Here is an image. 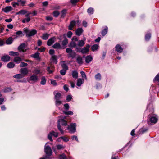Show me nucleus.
I'll use <instances>...</instances> for the list:
<instances>
[{
	"label": "nucleus",
	"instance_id": "64",
	"mask_svg": "<svg viewBox=\"0 0 159 159\" xmlns=\"http://www.w3.org/2000/svg\"><path fill=\"white\" fill-rule=\"evenodd\" d=\"M49 52L50 54L52 56L53 55V54L55 52V51L53 49H50L49 51Z\"/></svg>",
	"mask_w": 159,
	"mask_h": 159
},
{
	"label": "nucleus",
	"instance_id": "43",
	"mask_svg": "<svg viewBox=\"0 0 159 159\" xmlns=\"http://www.w3.org/2000/svg\"><path fill=\"white\" fill-rule=\"evenodd\" d=\"M101 76L99 73H98L95 76V79L98 80H100L101 79Z\"/></svg>",
	"mask_w": 159,
	"mask_h": 159
},
{
	"label": "nucleus",
	"instance_id": "63",
	"mask_svg": "<svg viewBox=\"0 0 159 159\" xmlns=\"http://www.w3.org/2000/svg\"><path fill=\"white\" fill-rule=\"evenodd\" d=\"M45 47L40 48H38V50L40 52H44L45 50Z\"/></svg>",
	"mask_w": 159,
	"mask_h": 159
},
{
	"label": "nucleus",
	"instance_id": "54",
	"mask_svg": "<svg viewBox=\"0 0 159 159\" xmlns=\"http://www.w3.org/2000/svg\"><path fill=\"white\" fill-rule=\"evenodd\" d=\"M81 74L82 75V76L83 78H84L85 79H87V78L86 77V76L85 73L83 71H81L80 72Z\"/></svg>",
	"mask_w": 159,
	"mask_h": 159
},
{
	"label": "nucleus",
	"instance_id": "33",
	"mask_svg": "<svg viewBox=\"0 0 159 159\" xmlns=\"http://www.w3.org/2000/svg\"><path fill=\"white\" fill-rule=\"evenodd\" d=\"M24 77V75H23L19 74L15 75H14L13 77L15 78L20 79Z\"/></svg>",
	"mask_w": 159,
	"mask_h": 159
},
{
	"label": "nucleus",
	"instance_id": "32",
	"mask_svg": "<svg viewBox=\"0 0 159 159\" xmlns=\"http://www.w3.org/2000/svg\"><path fill=\"white\" fill-rule=\"evenodd\" d=\"M61 97V94L58 93L55 95V100H60Z\"/></svg>",
	"mask_w": 159,
	"mask_h": 159
},
{
	"label": "nucleus",
	"instance_id": "36",
	"mask_svg": "<svg viewBox=\"0 0 159 159\" xmlns=\"http://www.w3.org/2000/svg\"><path fill=\"white\" fill-rule=\"evenodd\" d=\"M46 82V80L45 77H42L41 79V81L40 82L41 84L43 85H44L45 84Z\"/></svg>",
	"mask_w": 159,
	"mask_h": 159
},
{
	"label": "nucleus",
	"instance_id": "28",
	"mask_svg": "<svg viewBox=\"0 0 159 159\" xmlns=\"http://www.w3.org/2000/svg\"><path fill=\"white\" fill-rule=\"evenodd\" d=\"M77 46V44L73 41H72L69 45V46L71 48H75Z\"/></svg>",
	"mask_w": 159,
	"mask_h": 159
},
{
	"label": "nucleus",
	"instance_id": "58",
	"mask_svg": "<svg viewBox=\"0 0 159 159\" xmlns=\"http://www.w3.org/2000/svg\"><path fill=\"white\" fill-rule=\"evenodd\" d=\"M20 11L21 14L22 15H24L28 12V11L25 10H21Z\"/></svg>",
	"mask_w": 159,
	"mask_h": 159
},
{
	"label": "nucleus",
	"instance_id": "16",
	"mask_svg": "<svg viewBox=\"0 0 159 159\" xmlns=\"http://www.w3.org/2000/svg\"><path fill=\"white\" fill-rule=\"evenodd\" d=\"M115 49L116 51L119 53L122 52L123 50V48L119 44H117L116 46Z\"/></svg>",
	"mask_w": 159,
	"mask_h": 159
},
{
	"label": "nucleus",
	"instance_id": "11",
	"mask_svg": "<svg viewBox=\"0 0 159 159\" xmlns=\"http://www.w3.org/2000/svg\"><path fill=\"white\" fill-rule=\"evenodd\" d=\"M10 57L8 55H5L2 56L1 58L2 61L3 62H7L10 61Z\"/></svg>",
	"mask_w": 159,
	"mask_h": 159
},
{
	"label": "nucleus",
	"instance_id": "34",
	"mask_svg": "<svg viewBox=\"0 0 159 159\" xmlns=\"http://www.w3.org/2000/svg\"><path fill=\"white\" fill-rule=\"evenodd\" d=\"M62 104V101L60 100H55V104L56 106L58 107Z\"/></svg>",
	"mask_w": 159,
	"mask_h": 159
},
{
	"label": "nucleus",
	"instance_id": "50",
	"mask_svg": "<svg viewBox=\"0 0 159 159\" xmlns=\"http://www.w3.org/2000/svg\"><path fill=\"white\" fill-rule=\"evenodd\" d=\"M154 82L157 81L159 82V73L156 76L153 80Z\"/></svg>",
	"mask_w": 159,
	"mask_h": 159
},
{
	"label": "nucleus",
	"instance_id": "24",
	"mask_svg": "<svg viewBox=\"0 0 159 159\" xmlns=\"http://www.w3.org/2000/svg\"><path fill=\"white\" fill-rule=\"evenodd\" d=\"M13 41V38L12 37H9L6 41V43L7 44H11Z\"/></svg>",
	"mask_w": 159,
	"mask_h": 159
},
{
	"label": "nucleus",
	"instance_id": "10",
	"mask_svg": "<svg viewBox=\"0 0 159 159\" xmlns=\"http://www.w3.org/2000/svg\"><path fill=\"white\" fill-rule=\"evenodd\" d=\"M26 44L24 43L21 44L18 47V49L19 51L21 52H24L26 51L24 49L25 47Z\"/></svg>",
	"mask_w": 159,
	"mask_h": 159
},
{
	"label": "nucleus",
	"instance_id": "35",
	"mask_svg": "<svg viewBox=\"0 0 159 159\" xmlns=\"http://www.w3.org/2000/svg\"><path fill=\"white\" fill-rule=\"evenodd\" d=\"M33 72L34 74L35 75H37L39 74H40L41 73L40 70L39 69H37V68H35L34 70L33 71Z\"/></svg>",
	"mask_w": 159,
	"mask_h": 159
},
{
	"label": "nucleus",
	"instance_id": "31",
	"mask_svg": "<svg viewBox=\"0 0 159 159\" xmlns=\"http://www.w3.org/2000/svg\"><path fill=\"white\" fill-rule=\"evenodd\" d=\"M151 37V34L148 33L145 35V40L146 41H148Z\"/></svg>",
	"mask_w": 159,
	"mask_h": 159
},
{
	"label": "nucleus",
	"instance_id": "12",
	"mask_svg": "<svg viewBox=\"0 0 159 159\" xmlns=\"http://www.w3.org/2000/svg\"><path fill=\"white\" fill-rule=\"evenodd\" d=\"M93 59V57L91 55H88L85 58V62L87 63H89L91 62Z\"/></svg>",
	"mask_w": 159,
	"mask_h": 159
},
{
	"label": "nucleus",
	"instance_id": "40",
	"mask_svg": "<svg viewBox=\"0 0 159 159\" xmlns=\"http://www.w3.org/2000/svg\"><path fill=\"white\" fill-rule=\"evenodd\" d=\"M12 90L11 89L10 87H6L3 89V91L4 93L8 92Z\"/></svg>",
	"mask_w": 159,
	"mask_h": 159
},
{
	"label": "nucleus",
	"instance_id": "57",
	"mask_svg": "<svg viewBox=\"0 0 159 159\" xmlns=\"http://www.w3.org/2000/svg\"><path fill=\"white\" fill-rule=\"evenodd\" d=\"M72 98V96L71 95H68L67 96L66 100L67 102L70 101Z\"/></svg>",
	"mask_w": 159,
	"mask_h": 159
},
{
	"label": "nucleus",
	"instance_id": "61",
	"mask_svg": "<svg viewBox=\"0 0 159 159\" xmlns=\"http://www.w3.org/2000/svg\"><path fill=\"white\" fill-rule=\"evenodd\" d=\"M51 83L54 86H56L57 84L56 82V81L55 80H51Z\"/></svg>",
	"mask_w": 159,
	"mask_h": 159
},
{
	"label": "nucleus",
	"instance_id": "41",
	"mask_svg": "<svg viewBox=\"0 0 159 159\" xmlns=\"http://www.w3.org/2000/svg\"><path fill=\"white\" fill-rule=\"evenodd\" d=\"M49 37V34H44L42 36V38L44 40H47Z\"/></svg>",
	"mask_w": 159,
	"mask_h": 159
},
{
	"label": "nucleus",
	"instance_id": "51",
	"mask_svg": "<svg viewBox=\"0 0 159 159\" xmlns=\"http://www.w3.org/2000/svg\"><path fill=\"white\" fill-rule=\"evenodd\" d=\"M16 35H20L21 36H23V32L22 31H19L16 32Z\"/></svg>",
	"mask_w": 159,
	"mask_h": 159
},
{
	"label": "nucleus",
	"instance_id": "14",
	"mask_svg": "<svg viewBox=\"0 0 159 159\" xmlns=\"http://www.w3.org/2000/svg\"><path fill=\"white\" fill-rule=\"evenodd\" d=\"M76 21L74 20L72 21L70 23L68 26V29L69 30H71L73 29V28L76 25Z\"/></svg>",
	"mask_w": 159,
	"mask_h": 159
},
{
	"label": "nucleus",
	"instance_id": "48",
	"mask_svg": "<svg viewBox=\"0 0 159 159\" xmlns=\"http://www.w3.org/2000/svg\"><path fill=\"white\" fill-rule=\"evenodd\" d=\"M61 66L63 69L66 70H68V67L67 65L65 63H63L61 64Z\"/></svg>",
	"mask_w": 159,
	"mask_h": 159
},
{
	"label": "nucleus",
	"instance_id": "55",
	"mask_svg": "<svg viewBox=\"0 0 159 159\" xmlns=\"http://www.w3.org/2000/svg\"><path fill=\"white\" fill-rule=\"evenodd\" d=\"M28 64L27 63L24 62H22L20 65V67H26L27 66Z\"/></svg>",
	"mask_w": 159,
	"mask_h": 159
},
{
	"label": "nucleus",
	"instance_id": "23",
	"mask_svg": "<svg viewBox=\"0 0 159 159\" xmlns=\"http://www.w3.org/2000/svg\"><path fill=\"white\" fill-rule=\"evenodd\" d=\"M13 61L16 63L18 64L22 61V59L20 57H15L14 58Z\"/></svg>",
	"mask_w": 159,
	"mask_h": 159
},
{
	"label": "nucleus",
	"instance_id": "29",
	"mask_svg": "<svg viewBox=\"0 0 159 159\" xmlns=\"http://www.w3.org/2000/svg\"><path fill=\"white\" fill-rule=\"evenodd\" d=\"M85 44V42L84 40H80L78 42L77 46L82 47Z\"/></svg>",
	"mask_w": 159,
	"mask_h": 159
},
{
	"label": "nucleus",
	"instance_id": "20",
	"mask_svg": "<svg viewBox=\"0 0 159 159\" xmlns=\"http://www.w3.org/2000/svg\"><path fill=\"white\" fill-rule=\"evenodd\" d=\"M72 75L73 78L76 79L78 77V73L76 70H73L72 71Z\"/></svg>",
	"mask_w": 159,
	"mask_h": 159
},
{
	"label": "nucleus",
	"instance_id": "60",
	"mask_svg": "<svg viewBox=\"0 0 159 159\" xmlns=\"http://www.w3.org/2000/svg\"><path fill=\"white\" fill-rule=\"evenodd\" d=\"M72 34V33L71 31H68L67 34V36L68 38H70Z\"/></svg>",
	"mask_w": 159,
	"mask_h": 159
},
{
	"label": "nucleus",
	"instance_id": "39",
	"mask_svg": "<svg viewBox=\"0 0 159 159\" xmlns=\"http://www.w3.org/2000/svg\"><path fill=\"white\" fill-rule=\"evenodd\" d=\"M89 51V48H86L85 47L82 49L81 53L83 54H85L88 52Z\"/></svg>",
	"mask_w": 159,
	"mask_h": 159
},
{
	"label": "nucleus",
	"instance_id": "62",
	"mask_svg": "<svg viewBox=\"0 0 159 159\" xmlns=\"http://www.w3.org/2000/svg\"><path fill=\"white\" fill-rule=\"evenodd\" d=\"M80 0H70V1L71 3L73 4H76Z\"/></svg>",
	"mask_w": 159,
	"mask_h": 159
},
{
	"label": "nucleus",
	"instance_id": "7",
	"mask_svg": "<svg viewBox=\"0 0 159 159\" xmlns=\"http://www.w3.org/2000/svg\"><path fill=\"white\" fill-rule=\"evenodd\" d=\"M52 136L56 138L58 136V133L57 132H55L54 131H52L49 133L48 135V139L51 141H52L53 140L52 138Z\"/></svg>",
	"mask_w": 159,
	"mask_h": 159
},
{
	"label": "nucleus",
	"instance_id": "2",
	"mask_svg": "<svg viewBox=\"0 0 159 159\" xmlns=\"http://www.w3.org/2000/svg\"><path fill=\"white\" fill-rule=\"evenodd\" d=\"M24 31L25 32L26 36L27 37H30L33 36L36 34L37 33V30L35 29H32L30 30L27 29H24Z\"/></svg>",
	"mask_w": 159,
	"mask_h": 159
},
{
	"label": "nucleus",
	"instance_id": "4",
	"mask_svg": "<svg viewBox=\"0 0 159 159\" xmlns=\"http://www.w3.org/2000/svg\"><path fill=\"white\" fill-rule=\"evenodd\" d=\"M44 151L46 155V156L51 157L50 156L52 154V151L49 146L46 145L45 146Z\"/></svg>",
	"mask_w": 159,
	"mask_h": 159
},
{
	"label": "nucleus",
	"instance_id": "30",
	"mask_svg": "<svg viewBox=\"0 0 159 159\" xmlns=\"http://www.w3.org/2000/svg\"><path fill=\"white\" fill-rule=\"evenodd\" d=\"M31 56L34 58H36L37 59H40L39 56V53L38 52L32 54Z\"/></svg>",
	"mask_w": 159,
	"mask_h": 159
},
{
	"label": "nucleus",
	"instance_id": "9",
	"mask_svg": "<svg viewBox=\"0 0 159 159\" xmlns=\"http://www.w3.org/2000/svg\"><path fill=\"white\" fill-rule=\"evenodd\" d=\"M56 37H53L48 39L47 43V44L48 46H50L55 41Z\"/></svg>",
	"mask_w": 159,
	"mask_h": 159
},
{
	"label": "nucleus",
	"instance_id": "45",
	"mask_svg": "<svg viewBox=\"0 0 159 159\" xmlns=\"http://www.w3.org/2000/svg\"><path fill=\"white\" fill-rule=\"evenodd\" d=\"M59 159H67V158L64 153L60 155L59 156Z\"/></svg>",
	"mask_w": 159,
	"mask_h": 159
},
{
	"label": "nucleus",
	"instance_id": "44",
	"mask_svg": "<svg viewBox=\"0 0 159 159\" xmlns=\"http://www.w3.org/2000/svg\"><path fill=\"white\" fill-rule=\"evenodd\" d=\"M26 18H25L22 20V22L23 23H25L28 22L30 20V17H26Z\"/></svg>",
	"mask_w": 159,
	"mask_h": 159
},
{
	"label": "nucleus",
	"instance_id": "15",
	"mask_svg": "<svg viewBox=\"0 0 159 159\" xmlns=\"http://www.w3.org/2000/svg\"><path fill=\"white\" fill-rule=\"evenodd\" d=\"M21 73V74L23 75L24 76L25 75H26L28 74V70L27 68H23L21 69L20 70Z\"/></svg>",
	"mask_w": 159,
	"mask_h": 159
},
{
	"label": "nucleus",
	"instance_id": "22",
	"mask_svg": "<svg viewBox=\"0 0 159 159\" xmlns=\"http://www.w3.org/2000/svg\"><path fill=\"white\" fill-rule=\"evenodd\" d=\"M51 60L53 62L55 63L56 64L57 63V56L55 55H53L52 56Z\"/></svg>",
	"mask_w": 159,
	"mask_h": 159
},
{
	"label": "nucleus",
	"instance_id": "6",
	"mask_svg": "<svg viewBox=\"0 0 159 159\" xmlns=\"http://www.w3.org/2000/svg\"><path fill=\"white\" fill-rule=\"evenodd\" d=\"M76 124L75 123H72L67 127V129L70 133H74L76 131Z\"/></svg>",
	"mask_w": 159,
	"mask_h": 159
},
{
	"label": "nucleus",
	"instance_id": "49",
	"mask_svg": "<svg viewBox=\"0 0 159 159\" xmlns=\"http://www.w3.org/2000/svg\"><path fill=\"white\" fill-rule=\"evenodd\" d=\"M67 43L68 39L66 38H65L62 42V45L63 46H65L67 44Z\"/></svg>",
	"mask_w": 159,
	"mask_h": 159
},
{
	"label": "nucleus",
	"instance_id": "37",
	"mask_svg": "<svg viewBox=\"0 0 159 159\" xmlns=\"http://www.w3.org/2000/svg\"><path fill=\"white\" fill-rule=\"evenodd\" d=\"M107 30L108 27L106 26L105 29L102 30L101 33L103 36H104L107 34Z\"/></svg>",
	"mask_w": 159,
	"mask_h": 159
},
{
	"label": "nucleus",
	"instance_id": "52",
	"mask_svg": "<svg viewBox=\"0 0 159 159\" xmlns=\"http://www.w3.org/2000/svg\"><path fill=\"white\" fill-rule=\"evenodd\" d=\"M63 112L64 114L67 115H73V112L70 111H64Z\"/></svg>",
	"mask_w": 159,
	"mask_h": 159
},
{
	"label": "nucleus",
	"instance_id": "42",
	"mask_svg": "<svg viewBox=\"0 0 159 159\" xmlns=\"http://www.w3.org/2000/svg\"><path fill=\"white\" fill-rule=\"evenodd\" d=\"M66 12L67 10L66 9H63L62 11L61 12V18H64L65 17Z\"/></svg>",
	"mask_w": 159,
	"mask_h": 159
},
{
	"label": "nucleus",
	"instance_id": "27",
	"mask_svg": "<svg viewBox=\"0 0 159 159\" xmlns=\"http://www.w3.org/2000/svg\"><path fill=\"white\" fill-rule=\"evenodd\" d=\"M9 53L10 56H17L19 55L18 52L13 51H10L9 52Z\"/></svg>",
	"mask_w": 159,
	"mask_h": 159
},
{
	"label": "nucleus",
	"instance_id": "47",
	"mask_svg": "<svg viewBox=\"0 0 159 159\" xmlns=\"http://www.w3.org/2000/svg\"><path fill=\"white\" fill-rule=\"evenodd\" d=\"M59 14V12L57 11H55L53 12V15L56 17H58Z\"/></svg>",
	"mask_w": 159,
	"mask_h": 159
},
{
	"label": "nucleus",
	"instance_id": "21",
	"mask_svg": "<svg viewBox=\"0 0 159 159\" xmlns=\"http://www.w3.org/2000/svg\"><path fill=\"white\" fill-rule=\"evenodd\" d=\"M52 47L55 49H60L61 48V45L58 43H56L52 46Z\"/></svg>",
	"mask_w": 159,
	"mask_h": 159
},
{
	"label": "nucleus",
	"instance_id": "56",
	"mask_svg": "<svg viewBox=\"0 0 159 159\" xmlns=\"http://www.w3.org/2000/svg\"><path fill=\"white\" fill-rule=\"evenodd\" d=\"M53 158V157L46 156L44 157L40 158L39 159H52Z\"/></svg>",
	"mask_w": 159,
	"mask_h": 159
},
{
	"label": "nucleus",
	"instance_id": "13",
	"mask_svg": "<svg viewBox=\"0 0 159 159\" xmlns=\"http://www.w3.org/2000/svg\"><path fill=\"white\" fill-rule=\"evenodd\" d=\"M12 10V7L11 6H7L5 8L2 9V11L6 13H7Z\"/></svg>",
	"mask_w": 159,
	"mask_h": 159
},
{
	"label": "nucleus",
	"instance_id": "18",
	"mask_svg": "<svg viewBox=\"0 0 159 159\" xmlns=\"http://www.w3.org/2000/svg\"><path fill=\"white\" fill-rule=\"evenodd\" d=\"M84 80L83 79L79 78L77 80V85L78 86H80L84 82Z\"/></svg>",
	"mask_w": 159,
	"mask_h": 159
},
{
	"label": "nucleus",
	"instance_id": "53",
	"mask_svg": "<svg viewBox=\"0 0 159 159\" xmlns=\"http://www.w3.org/2000/svg\"><path fill=\"white\" fill-rule=\"evenodd\" d=\"M61 139L65 142H67L69 140V139L67 137L65 136L61 137Z\"/></svg>",
	"mask_w": 159,
	"mask_h": 159
},
{
	"label": "nucleus",
	"instance_id": "3",
	"mask_svg": "<svg viewBox=\"0 0 159 159\" xmlns=\"http://www.w3.org/2000/svg\"><path fill=\"white\" fill-rule=\"evenodd\" d=\"M66 52L68 53L67 57L68 58H74L76 56V53L73 51L72 49L70 48H67L66 50Z\"/></svg>",
	"mask_w": 159,
	"mask_h": 159
},
{
	"label": "nucleus",
	"instance_id": "38",
	"mask_svg": "<svg viewBox=\"0 0 159 159\" xmlns=\"http://www.w3.org/2000/svg\"><path fill=\"white\" fill-rule=\"evenodd\" d=\"M87 11L89 14L91 15L93 13L94 10L93 8L90 7L88 9Z\"/></svg>",
	"mask_w": 159,
	"mask_h": 159
},
{
	"label": "nucleus",
	"instance_id": "19",
	"mask_svg": "<svg viewBox=\"0 0 159 159\" xmlns=\"http://www.w3.org/2000/svg\"><path fill=\"white\" fill-rule=\"evenodd\" d=\"M76 60L78 63L79 64H82L83 63V59L82 57L78 55L76 57Z\"/></svg>",
	"mask_w": 159,
	"mask_h": 159
},
{
	"label": "nucleus",
	"instance_id": "26",
	"mask_svg": "<svg viewBox=\"0 0 159 159\" xmlns=\"http://www.w3.org/2000/svg\"><path fill=\"white\" fill-rule=\"evenodd\" d=\"M99 47V46L97 44H94L91 47L92 50L94 52L97 50Z\"/></svg>",
	"mask_w": 159,
	"mask_h": 159
},
{
	"label": "nucleus",
	"instance_id": "46",
	"mask_svg": "<svg viewBox=\"0 0 159 159\" xmlns=\"http://www.w3.org/2000/svg\"><path fill=\"white\" fill-rule=\"evenodd\" d=\"M57 149L58 150L63 149L65 148V147L61 144H58L56 145Z\"/></svg>",
	"mask_w": 159,
	"mask_h": 159
},
{
	"label": "nucleus",
	"instance_id": "1",
	"mask_svg": "<svg viewBox=\"0 0 159 159\" xmlns=\"http://www.w3.org/2000/svg\"><path fill=\"white\" fill-rule=\"evenodd\" d=\"M60 124L63 125H67V121L63 119H59L58 121L57 128L61 133L63 134L64 133L63 130L61 128Z\"/></svg>",
	"mask_w": 159,
	"mask_h": 159
},
{
	"label": "nucleus",
	"instance_id": "25",
	"mask_svg": "<svg viewBox=\"0 0 159 159\" xmlns=\"http://www.w3.org/2000/svg\"><path fill=\"white\" fill-rule=\"evenodd\" d=\"M15 66V64L13 62H10L8 63L7 65V67L9 68H13Z\"/></svg>",
	"mask_w": 159,
	"mask_h": 159
},
{
	"label": "nucleus",
	"instance_id": "59",
	"mask_svg": "<svg viewBox=\"0 0 159 159\" xmlns=\"http://www.w3.org/2000/svg\"><path fill=\"white\" fill-rule=\"evenodd\" d=\"M67 70H66L65 69H62L60 71V73L61 75H65L66 73V71Z\"/></svg>",
	"mask_w": 159,
	"mask_h": 159
},
{
	"label": "nucleus",
	"instance_id": "8",
	"mask_svg": "<svg viewBox=\"0 0 159 159\" xmlns=\"http://www.w3.org/2000/svg\"><path fill=\"white\" fill-rule=\"evenodd\" d=\"M148 117L150 118V120L151 123H155L157 122L158 120V118L157 115H154L151 116L150 115H149Z\"/></svg>",
	"mask_w": 159,
	"mask_h": 159
},
{
	"label": "nucleus",
	"instance_id": "17",
	"mask_svg": "<svg viewBox=\"0 0 159 159\" xmlns=\"http://www.w3.org/2000/svg\"><path fill=\"white\" fill-rule=\"evenodd\" d=\"M83 31V30L82 28H78L75 31L76 34V35L80 36L81 35Z\"/></svg>",
	"mask_w": 159,
	"mask_h": 159
},
{
	"label": "nucleus",
	"instance_id": "5",
	"mask_svg": "<svg viewBox=\"0 0 159 159\" xmlns=\"http://www.w3.org/2000/svg\"><path fill=\"white\" fill-rule=\"evenodd\" d=\"M38 80V77L37 75L33 74L27 79L28 81L30 83H34L36 82Z\"/></svg>",
	"mask_w": 159,
	"mask_h": 159
}]
</instances>
